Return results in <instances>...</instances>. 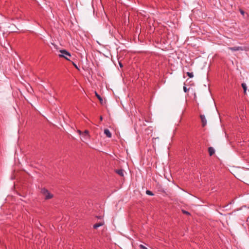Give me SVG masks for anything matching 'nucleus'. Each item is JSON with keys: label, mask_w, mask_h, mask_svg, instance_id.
<instances>
[{"label": "nucleus", "mask_w": 249, "mask_h": 249, "mask_svg": "<svg viewBox=\"0 0 249 249\" xmlns=\"http://www.w3.org/2000/svg\"><path fill=\"white\" fill-rule=\"evenodd\" d=\"M187 75L190 77V78H192L194 76V74H193V72H187L186 73Z\"/></svg>", "instance_id": "11"}, {"label": "nucleus", "mask_w": 249, "mask_h": 249, "mask_svg": "<svg viewBox=\"0 0 249 249\" xmlns=\"http://www.w3.org/2000/svg\"><path fill=\"white\" fill-rule=\"evenodd\" d=\"M83 135L84 139H82V140L83 141H84V140H86L87 138H89L88 131H85L84 133L83 134Z\"/></svg>", "instance_id": "7"}, {"label": "nucleus", "mask_w": 249, "mask_h": 249, "mask_svg": "<svg viewBox=\"0 0 249 249\" xmlns=\"http://www.w3.org/2000/svg\"><path fill=\"white\" fill-rule=\"evenodd\" d=\"M102 119H103L102 117V116H101V117H100V120L102 121Z\"/></svg>", "instance_id": "20"}, {"label": "nucleus", "mask_w": 249, "mask_h": 249, "mask_svg": "<svg viewBox=\"0 0 249 249\" xmlns=\"http://www.w3.org/2000/svg\"><path fill=\"white\" fill-rule=\"evenodd\" d=\"M72 64L73 65V66L75 67V68L78 69V66H77V65L73 62H72Z\"/></svg>", "instance_id": "16"}, {"label": "nucleus", "mask_w": 249, "mask_h": 249, "mask_svg": "<svg viewBox=\"0 0 249 249\" xmlns=\"http://www.w3.org/2000/svg\"><path fill=\"white\" fill-rule=\"evenodd\" d=\"M78 132H79V134H80H80H81V131L79 130V131H78Z\"/></svg>", "instance_id": "18"}, {"label": "nucleus", "mask_w": 249, "mask_h": 249, "mask_svg": "<svg viewBox=\"0 0 249 249\" xmlns=\"http://www.w3.org/2000/svg\"><path fill=\"white\" fill-rule=\"evenodd\" d=\"M140 248L142 249H147V248H146L145 247H144V246L142 245H141L140 246Z\"/></svg>", "instance_id": "14"}, {"label": "nucleus", "mask_w": 249, "mask_h": 249, "mask_svg": "<svg viewBox=\"0 0 249 249\" xmlns=\"http://www.w3.org/2000/svg\"><path fill=\"white\" fill-rule=\"evenodd\" d=\"M96 96L101 102L102 101V99L101 98V96L97 93H96Z\"/></svg>", "instance_id": "13"}, {"label": "nucleus", "mask_w": 249, "mask_h": 249, "mask_svg": "<svg viewBox=\"0 0 249 249\" xmlns=\"http://www.w3.org/2000/svg\"><path fill=\"white\" fill-rule=\"evenodd\" d=\"M242 87L244 89V92L245 93H246V90H247V87L246 86V84L244 83H242Z\"/></svg>", "instance_id": "10"}, {"label": "nucleus", "mask_w": 249, "mask_h": 249, "mask_svg": "<svg viewBox=\"0 0 249 249\" xmlns=\"http://www.w3.org/2000/svg\"><path fill=\"white\" fill-rule=\"evenodd\" d=\"M104 133L106 135V136L108 138L111 137V133L109 131V130L107 129H105L104 130Z\"/></svg>", "instance_id": "5"}, {"label": "nucleus", "mask_w": 249, "mask_h": 249, "mask_svg": "<svg viewBox=\"0 0 249 249\" xmlns=\"http://www.w3.org/2000/svg\"><path fill=\"white\" fill-rule=\"evenodd\" d=\"M241 14H244V12H243V11H241Z\"/></svg>", "instance_id": "19"}, {"label": "nucleus", "mask_w": 249, "mask_h": 249, "mask_svg": "<svg viewBox=\"0 0 249 249\" xmlns=\"http://www.w3.org/2000/svg\"><path fill=\"white\" fill-rule=\"evenodd\" d=\"M120 65L121 67H122V64L121 63H120Z\"/></svg>", "instance_id": "21"}, {"label": "nucleus", "mask_w": 249, "mask_h": 249, "mask_svg": "<svg viewBox=\"0 0 249 249\" xmlns=\"http://www.w3.org/2000/svg\"><path fill=\"white\" fill-rule=\"evenodd\" d=\"M229 49L232 51H242L243 50L242 47H229Z\"/></svg>", "instance_id": "4"}, {"label": "nucleus", "mask_w": 249, "mask_h": 249, "mask_svg": "<svg viewBox=\"0 0 249 249\" xmlns=\"http://www.w3.org/2000/svg\"><path fill=\"white\" fill-rule=\"evenodd\" d=\"M200 119L201 120L202 126L204 127L207 124V120H206L205 117L204 115H200Z\"/></svg>", "instance_id": "3"}, {"label": "nucleus", "mask_w": 249, "mask_h": 249, "mask_svg": "<svg viewBox=\"0 0 249 249\" xmlns=\"http://www.w3.org/2000/svg\"><path fill=\"white\" fill-rule=\"evenodd\" d=\"M208 151L210 156H212L215 152L214 149L212 147L209 148Z\"/></svg>", "instance_id": "9"}, {"label": "nucleus", "mask_w": 249, "mask_h": 249, "mask_svg": "<svg viewBox=\"0 0 249 249\" xmlns=\"http://www.w3.org/2000/svg\"><path fill=\"white\" fill-rule=\"evenodd\" d=\"M183 90H184V91L185 92H187L188 89H187L186 88V87H183Z\"/></svg>", "instance_id": "15"}, {"label": "nucleus", "mask_w": 249, "mask_h": 249, "mask_svg": "<svg viewBox=\"0 0 249 249\" xmlns=\"http://www.w3.org/2000/svg\"><path fill=\"white\" fill-rule=\"evenodd\" d=\"M146 194H147L148 195H150V196L153 195V194L150 191H149V190H147L146 192Z\"/></svg>", "instance_id": "12"}, {"label": "nucleus", "mask_w": 249, "mask_h": 249, "mask_svg": "<svg viewBox=\"0 0 249 249\" xmlns=\"http://www.w3.org/2000/svg\"><path fill=\"white\" fill-rule=\"evenodd\" d=\"M41 193L43 195L45 199H50L53 197V195L45 188L41 189Z\"/></svg>", "instance_id": "2"}, {"label": "nucleus", "mask_w": 249, "mask_h": 249, "mask_svg": "<svg viewBox=\"0 0 249 249\" xmlns=\"http://www.w3.org/2000/svg\"><path fill=\"white\" fill-rule=\"evenodd\" d=\"M59 52L60 53L58 54L59 57H63L66 60L70 61V58L71 57V54L69 52L65 50H60Z\"/></svg>", "instance_id": "1"}, {"label": "nucleus", "mask_w": 249, "mask_h": 249, "mask_svg": "<svg viewBox=\"0 0 249 249\" xmlns=\"http://www.w3.org/2000/svg\"><path fill=\"white\" fill-rule=\"evenodd\" d=\"M183 213L185 214H189V213L185 211H182Z\"/></svg>", "instance_id": "17"}, {"label": "nucleus", "mask_w": 249, "mask_h": 249, "mask_svg": "<svg viewBox=\"0 0 249 249\" xmlns=\"http://www.w3.org/2000/svg\"><path fill=\"white\" fill-rule=\"evenodd\" d=\"M104 223L102 222H100L98 223H96L93 225V228L95 229H97L98 227L103 225Z\"/></svg>", "instance_id": "8"}, {"label": "nucleus", "mask_w": 249, "mask_h": 249, "mask_svg": "<svg viewBox=\"0 0 249 249\" xmlns=\"http://www.w3.org/2000/svg\"><path fill=\"white\" fill-rule=\"evenodd\" d=\"M116 172L121 177H123L124 175V171L122 169L117 170Z\"/></svg>", "instance_id": "6"}]
</instances>
